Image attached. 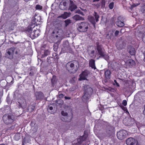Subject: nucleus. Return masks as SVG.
<instances>
[{
	"instance_id": "obj_57",
	"label": "nucleus",
	"mask_w": 145,
	"mask_h": 145,
	"mask_svg": "<svg viewBox=\"0 0 145 145\" xmlns=\"http://www.w3.org/2000/svg\"><path fill=\"white\" fill-rule=\"evenodd\" d=\"M143 114L144 115H145V106H144V110L143 111Z\"/></svg>"
},
{
	"instance_id": "obj_21",
	"label": "nucleus",
	"mask_w": 145,
	"mask_h": 145,
	"mask_svg": "<svg viewBox=\"0 0 145 145\" xmlns=\"http://www.w3.org/2000/svg\"><path fill=\"white\" fill-rule=\"evenodd\" d=\"M17 24L15 21H12L11 22L10 26L8 28L9 31H11L14 30V27L16 26Z\"/></svg>"
},
{
	"instance_id": "obj_54",
	"label": "nucleus",
	"mask_w": 145,
	"mask_h": 145,
	"mask_svg": "<svg viewBox=\"0 0 145 145\" xmlns=\"http://www.w3.org/2000/svg\"><path fill=\"white\" fill-rule=\"evenodd\" d=\"M36 18H34L32 20V21L33 22H35L34 24H35L36 23Z\"/></svg>"
},
{
	"instance_id": "obj_6",
	"label": "nucleus",
	"mask_w": 145,
	"mask_h": 145,
	"mask_svg": "<svg viewBox=\"0 0 145 145\" xmlns=\"http://www.w3.org/2000/svg\"><path fill=\"white\" fill-rule=\"evenodd\" d=\"M127 135V132L124 130H121L117 133V136L118 138L122 140L125 138Z\"/></svg>"
},
{
	"instance_id": "obj_53",
	"label": "nucleus",
	"mask_w": 145,
	"mask_h": 145,
	"mask_svg": "<svg viewBox=\"0 0 145 145\" xmlns=\"http://www.w3.org/2000/svg\"><path fill=\"white\" fill-rule=\"evenodd\" d=\"M65 99L67 100V99H71V97H68L67 96H65Z\"/></svg>"
},
{
	"instance_id": "obj_24",
	"label": "nucleus",
	"mask_w": 145,
	"mask_h": 145,
	"mask_svg": "<svg viewBox=\"0 0 145 145\" xmlns=\"http://www.w3.org/2000/svg\"><path fill=\"white\" fill-rule=\"evenodd\" d=\"M72 18L74 20L77 21L78 20H84V18L78 15H75Z\"/></svg>"
},
{
	"instance_id": "obj_58",
	"label": "nucleus",
	"mask_w": 145,
	"mask_h": 145,
	"mask_svg": "<svg viewBox=\"0 0 145 145\" xmlns=\"http://www.w3.org/2000/svg\"><path fill=\"white\" fill-rule=\"evenodd\" d=\"M53 108L52 106H50L49 107V109L50 110H53Z\"/></svg>"
},
{
	"instance_id": "obj_56",
	"label": "nucleus",
	"mask_w": 145,
	"mask_h": 145,
	"mask_svg": "<svg viewBox=\"0 0 145 145\" xmlns=\"http://www.w3.org/2000/svg\"><path fill=\"white\" fill-rule=\"evenodd\" d=\"M29 75L31 76H32L33 75V72H30L29 73Z\"/></svg>"
},
{
	"instance_id": "obj_19",
	"label": "nucleus",
	"mask_w": 145,
	"mask_h": 145,
	"mask_svg": "<svg viewBox=\"0 0 145 145\" xmlns=\"http://www.w3.org/2000/svg\"><path fill=\"white\" fill-rule=\"evenodd\" d=\"M130 122H131V123H130V124L129 125V126H133V124H134L135 123L137 127L138 128H139L141 126L140 123L138 121H135L134 118L131 119V120L130 121Z\"/></svg>"
},
{
	"instance_id": "obj_27",
	"label": "nucleus",
	"mask_w": 145,
	"mask_h": 145,
	"mask_svg": "<svg viewBox=\"0 0 145 145\" xmlns=\"http://www.w3.org/2000/svg\"><path fill=\"white\" fill-rule=\"evenodd\" d=\"M130 54L132 55H135L136 51L135 48L133 47H131L128 50Z\"/></svg>"
},
{
	"instance_id": "obj_11",
	"label": "nucleus",
	"mask_w": 145,
	"mask_h": 145,
	"mask_svg": "<svg viewBox=\"0 0 145 145\" xmlns=\"http://www.w3.org/2000/svg\"><path fill=\"white\" fill-rule=\"evenodd\" d=\"M125 64L127 67L131 68L135 65V62L133 59H129L126 61Z\"/></svg>"
},
{
	"instance_id": "obj_39",
	"label": "nucleus",
	"mask_w": 145,
	"mask_h": 145,
	"mask_svg": "<svg viewBox=\"0 0 145 145\" xmlns=\"http://www.w3.org/2000/svg\"><path fill=\"white\" fill-rule=\"evenodd\" d=\"M59 7L60 9L61 10H64L66 9V8H65V7H64L63 5H62L61 3H60L59 6Z\"/></svg>"
},
{
	"instance_id": "obj_25",
	"label": "nucleus",
	"mask_w": 145,
	"mask_h": 145,
	"mask_svg": "<svg viewBox=\"0 0 145 145\" xmlns=\"http://www.w3.org/2000/svg\"><path fill=\"white\" fill-rule=\"evenodd\" d=\"M40 35V34L37 32L36 30H34L33 32H32L31 34L30 35H32V37L33 39L38 37Z\"/></svg>"
},
{
	"instance_id": "obj_17",
	"label": "nucleus",
	"mask_w": 145,
	"mask_h": 145,
	"mask_svg": "<svg viewBox=\"0 0 145 145\" xmlns=\"http://www.w3.org/2000/svg\"><path fill=\"white\" fill-rule=\"evenodd\" d=\"M88 137V135L84 133L83 136H80L79 138L77 139V140L78 142H79L80 143H81L83 141L86 140Z\"/></svg>"
},
{
	"instance_id": "obj_8",
	"label": "nucleus",
	"mask_w": 145,
	"mask_h": 145,
	"mask_svg": "<svg viewBox=\"0 0 145 145\" xmlns=\"http://www.w3.org/2000/svg\"><path fill=\"white\" fill-rule=\"evenodd\" d=\"M62 115L63 116L60 117L61 120L64 122H69L71 121V119H68L67 116L68 114L66 112H65L64 111H62L61 112Z\"/></svg>"
},
{
	"instance_id": "obj_30",
	"label": "nucleus",
	"mask_w": 145,
	"mask_h": 145,
	"mask_svg": "<svg viewBox=\"0 0 145 145\" xmlns=\"http://www.w3.org/2000/svg\"><path fill=\"white\" fill-rule=\"evenodd\" d=\"M51 82L53 85L56 82V76L55 75H53L52 76V78L51 80Z\"/></svg>"
},
{
	"instance_id": "obj_20",
	"label": "nucleus",
	"mask_w": 145,
	"mask_h": 145,
	"mask_svg": "<svg viewBox=\"0 0 145 145\" xmlns=\"http://www.w3.org/2000/svg\"><path fill=\"white\" fill-rule=\"evenodd\" d=\"M71 14V13L70 12H65L63 14H61L60 16H59L58 18H61L64 19H65L69 17Z\"/></svg>"
},
{
	"instance_id": "obj_48",
	"label": "nucleus",
	"mask_w": 145,
	"mask_h": 145,
	"mask_svg": "<svg viewBox=\"0 0 145 145\" xmlns=\"http://www.w3.org/2000/svg\"><path fill=\"white\" fill-rule=\"evenodd\" d=\"M62 4V5H63L64 7L66 8L67 6V2L66 1H64L62 2H61Z\"/></svg>"
},
{
	"instance_id": "obj_12",
	"label": "nucleus",
	"mask_w": 145,
	"mask_h": 145,
	"mask_svg": "<svg viewBox=\"0 0 145 145\" xmlns=\"http://www.w3.org/2000/svg\"><path fill=\"white\" fill-rule=\"evenodd\" d=\"M36 100H40L43 99L44 95L43 93L41 91H37L35 93Z\"/></svg>"
},
{
	"instance_id": "obj_45",
	"label": "nucleus",
	"mask_w": 145,
	"mask_h": 145,
	"mask_svg": "<svg viewBox=\"0 0 145 145\" xmlns=\"http://www.w3.org/2000/svg\"><path fill=\"white\" fill-rule=\"evenodd\" d=\"M49 53V52L48 50L45 51L44 52V55L45 56H47Z\"/></svg>"
},
{
	"instance_id": "obj_16",
	"label": "nucleus",
	"mask_w": 145,
	"mask_h": 145,
	"mask_svg": "<svg viewBox=\"0 0 145 145\" xmlns=\"http://www.w3.org/2000/svg\"><path fill=\"white\" fill-rule=\"evenodd\" d=\"M84 95L82 96V99L83 101H87L89 99L90 95L89 93L86 91L84 92Z\"/></svg>"
},
{
	"instance_id": "obj_33",
	"label": "nucleus",
	"mask_w": 145,
	"mask_h": 145,
	"mask_svg": "<svg viewBox=\"0 0 145 145\" xmlns=\"http://www.w3.org/2000/svg\"><path fill=\"white\" fill-rule=\"evenodd\" d=\"M140 11L142 13L145 14V5H144L141 6L140 8Z\"/></svg>"
},
{
	"instance_id": "obj_14",
	"label": "nucleus",
	"mask_w": 145,
	"mask_h": 145,
	"mask_svg": "<svg viewBox=\"0 0 145 145\" xmlns=\"http://www.w3.org/2000/svg\"><path fill=\"white\" fill-rule=\"evenodd\" d=\"M74 67V64L70 62L68 63L66 65V68L68 71H70L72 70Z\"/></svg>"
},
{
	"instance_id": "obj_4",
	"label": "nucleus",
	"mask_w": 145,
	"mask_h": 145,
	"mask_svg": "<svg viewBox=\"0 0 145 145\" xmlns=\"http://www.w3.org/2000/svg\"><path fill=\"white\" fill-rule=\"evenodd\" d=\"M78 30L81 32H85L88 29V24L86 22H81L78 24Z\"/></svg>"
},
{
	"instance_id": "obj_36",
	"label": "nucleus",
	"mask_w": 145,
	"mask_h": 145,
	"mask_svg": "<svg viewBox=\"0 0 145 145\" xmlns=\"http://www.w3.org/2000/svg\"><path fill=\"white\" fill-rule=\"evenodd\" d=\"M108 7L110 9H112L114 7V3L112 2L108 5Z\"/></svg>"
},
{
	"instance_id": "obj_55",
	"label": "nucleus",
	"mask_w": 145,
	"mask_h": 145,
	"mask_svg": "<svg viewBox=\"0 0 145 145\" xmlns=\"http://www.w3.org/2000/svg\"><path fill=\"white\" fill-rule=\"evenodd\" d=\"M117 48L119 50H121L122 48V47H123V46H122L121 47H118V46H117Z\"/></svg>"
},
{
	"instance_id": "obj_29",
	"label": "nucleus",
	"mask_w": 145,
	"mask_h": 145,
	"mask_svg": "<svg viewBox=\"0 0 145 145\" xmlns=\"http://www.w3.org/2000/svg\"><path fill=\"white\" fill-rule=\"evenodd\" d=\"M116 25L118 26L121 27L123 26L125 24L123 22L121 21H118L116 22Z\"/></svg>"
},
{
	"instance_id": "obj_35",
	"label": "nucleus",
	"mask_w": 145,
	"mask_h": 145,
	"mask_svg": "<svg viewBox=\"0 0 145 145\" xmlns=\"http://www.w3.org/2000/svg\"><path fill=\"white\" fill-rule=\"evenodd\" d=\"M75 13H77L78 14H80L82 16H84V15L83 12H82L80 10L78 9L76 10L75 11Z\"/></svg>"
},
{
	"instance_id": "obj_41",
	"label": "nucleus",
	"mask_w": 145,
	"mask_h": 145,
	"mask_svg": "<svg viewBox=\"0 0 145 145\" xmlns=\"http://www.w3.org/2000/svg\"><path fill=\"white\" fill-rule=\"evenodd\" d=\"M54 50L55 52H57V50L58 48V46L57 45L54 44L53 46Z\"/></svg>"
},
{
	"instance_id": "obj_1",
	"label": "nucleus",
	"mask_w": 145,
	"mask_h": 145,
	"mask_svg": "<svg viewBox=\"0 0 145 145\" xmlns=\"http://www.w3.org/2000/svg\"><path fill=\"white\" fill-rule=\"evenodd\" d=\"M96 44L97 50L99 55L100 56L99 57H103L106 59V58H107V56L106 55L105 49L102 47V45L99 42H97Z\"/></svg>"
},
{
	"instance_id": "obj_59",
	"label": "nucleus",
	"mask_w": 145,
	"mask_h": 145,
	"mask_svg": "<svg viewBox=\"0 0 145 145\" xmlns=\"http://www.w3.org/2000/svg\"><path fill=\"white\" fill-rule=\"evenodd\" d=\"M126 113L127 114H129V113L128 111L127 110L126 111Z\"/></svg>"
},
{
	"instance_id": "obj_13",
	"label": "nucleus",
	"mask_w": 145,
	"mask_h": 145,
	"mask_svg": "<svg viewBox=\"0 0 145 145\" xmlns=\"http://www.w3.org/2000/svg\"><path fill=\"white\" fill-rule=\"evenodd\" d=\"M126 144L127 145H134L135 144V139L132 137H130L126 140Z\"/></svg>"
},
{
	"instance_id": "obj_7",
	"label": "nucleus",
	"mask_w": 145,
	"mask_h": 145,
	"mask_svg": "<svg viewBox=\"0 0 145 145\" xmlns=\"http://www.w3.org/2000/svg\"><path fill=\"white\" fill-rule=\"evenodd\" d=\"M62 34V30L55 29L52 32V35L54 38L58 39L61 37Z\"/></svg>"
},
{
	"instance_id": "obj_37",
	"label": "nucleus",
	"mask_w": 145,
	"mask_h": 145,
	"mask_svg": "<svg viewBox=\"0 0 145 145\" xmlns=\"http://www.w3.org/2000/svg\"><path fill=\"white\" fill-rule=\"evenodd\" d=\"M35 8L37 10H41L42 9V7L39 5H37L35 7Z\"/></svg>"
},
{
	"instance_id": "obj_3",
	"label": "nucleus",
	"mask_w": 145,
	"mask_h": 145,
	"mask_svg": "<svg viewBox=\"0 0 145 145\" xmlns=\"http://www.w3.org/2000/svg\"><path fill=\"white\" fill-rule=\"evenodd\" d=\"M11 114H5L3 116L4 122L6 124H9L13 123L14 120Z\"/></svg>"
},
{
	"instance_id": "obj_62",
	"label": "nucleus",
	"mask_w": 145,
	"mask_h": 145,
	"mask_svg": "<svg viewBox=\"0 0 145 145\" xmlns=\"http://www.w3.org/2000/svg\"><path fill=\"white\" fill-rule=\"evenodd\" d=\"M0 145H5V144H0Z\"/></svg>"
},
{
	"instance_id": "obj_28",
	"label": "nucleus",
	"mask_w": 145,
	"mask_h": 145,
	"mask_svg": "<svg viewBox=\"0 0 145 145\" xmlns=\"http://www.w3.org/2000/svg\"><path fill=\"white\" fill-rule=\"evenodd\" d=\"M113 31H109L107 36H108V37L110 39H113L114 38V36L113 34Z\"/></svg>"
},
{
	"instance_id": "obj_18",
	"label": "nucleus",
	"mask_w": 145,
	"mask_h": 145,
	"mask_svg": "<svg viewBox=\"0 0 145 145\" xmlns=\"http://www.w3.org/2000/svg\"><path fill=\"white\" fill-rule=\"evenodd\" d=\"M89 65L92 69L95 70L96 69V68L95 66V60L93 59H91L89 61Z\"/></svg>"
},
{
	"instance_id": "obj_15",
	"label": "nucleus",
	"mask_w": 145,
	"mask_h": 145,
	"mask_svg": "<svg viewBox=\"0 0 145 145\" xmlns=\"http://www.w3.org/2000/svg\"><path fill=\"white\" fill-rule=\"evenodd\" d=\"M77 8V6L74 3L73 1H70V3L69 8V10L72 12Z\"/></svg>"
},
{
	"instance_id": "obj_51",
	"label": "nucleus",
	"mask_w": 145,
	"mask_h": 145,
	"mask_svg": "<svg viewBox=\"0 0 145 145\" xmlns=\"http://www.w3.org/2000/svg\"><path fill=\"white\" fill-rule=\"evenodd\" d=\"M64 95L63 94L61 93L59 95V97L60 98H62L63 97Z\"/></svg>"
},
{
	"instance_id": "obj_10",
	"label": "nucleus",
	"mask_w": 145,
	"mask_h": 145,
	"mask_svg": "<svg viewBox=\"0 0 145 145\" xmlns=\"http://www.w3.org/2000/svg\"><path fill=\"white\" fill-rule=\"evenodd\" d=\"M88 76V71L85 70L80 75V78L78 79L79 80H86V78Z\"/></svg>"
},
{
	"instance_id": "obj_64",
	"label": "nucleus",
	"mask_w": 145,
	"mask_h": 145,
	"mask_svg": "<svg viewBox=\"0 0 145 145\" xmlns=\"http://www.w3.org/2000/svg\"><path fill=\"white\" fill-rule=\"evenodd\" d=\"M22 145H24V143L23 142L22 143Z\"/></svg>"
},
{
	"instance_id": "obj_40",
	"label": "nucleus",
	"mask_w": 145,
	"mask_h": 145,
	"mask_svg": "<svg viewBox=\"0 0 145 145\" xmlns=\"http://www.w3.org/2000/svg\"><path fill=\"white\" fill-rule=\"evenodd\" d=\"M114 83L113 84L114 86H116L117 87H120V86L118 83L117 82V81L116 80H114Z\"/></svg>"
},
{
	"instance_id": "obj_44",
	"label": "nucleus",
	"mask_w": 145,
	"mask_h": 145,
	"mask_svg": "<svg viewBox=\"0 0 145 145\" xmlns=\"http://www.w3.org/2000/svg\"><path fill=\"white\" fill-rule=\"evenodd\" d=\"M95 52L94 50H92L91 51V54L92 55L91 57H95Z\"/></svg>"
},
{
	"instance_id": "obj_2",
	"label": "nucleus",
	"mask_w": 145,
	"mask_h": 145,
	"mask_svg": "<svg viewBox=\"0 0 145 145\" xmlns=\"http://www.w3.org/2000/svg\"><path fill=\"white\" fill-rule=\"evenodd\" d=\"M93 16L95 17V18L93 16H90L88 17V19L89 21L93 25L94 27L95 28L96 22H98L99 21V14L95 11L94 12Z\"/></svg>"
},
{
	"instance_id": "obj_42",
	"label": "nucleus",
	"mask_w": 145,
	"mask_h": 145,
	"mask_svg": "<svg viewBox=\"0 0 145 145\" xmlns=\"http://www.w3.org/2000/svg\"><path fill=\"white\" fill-rule=\"evenodd\" d=\"M140 4V3H137L136 4H133L131 6V7L132 8H133L134 7H136L139 5Z\"/></svg>"
},
{
	"instance_id": "obj_5",
	"label": "nucleus",
	"mask_w": 145,
	"mask_h": 145,
	"mask_svg": "<svg viewBox=\"0 0 145 145\" xmlns=\"http://www.w3.org/2000/svg\"><path fill=\"white\" fill-rule=\"evenodd\" d=\"M115 133V127L111 125H108L106 129L105 135L106 136L110 137L114 135Z\"/></svg>"
},
{
	"instance_id": "obj_23",
	"label": "nucleus",
	"mask_w": 145,
	"mask_h": 145,
	"mask_svg": "<svg viewBox=\"0 0 145 145\" xmlns=\"http://www.w3.org/2000/svg\"><path fill=\"white\" fill-rule=\"evenodd\" d=\"M111 72L110 70L107 69L105 72V74L106 78L109 79L111 77Z\"/></svg>"
},
{
	"instance_id": "obj_34",
	"label": "nucleus",
	"mask_w": 145,
	"mask_h": 145,
	"mask_svg": "<svg viewBox=\"0 0 145 145\" xmlns=\"http://www.w3.org/2000/svg\"><path fill=\"white\" fill-rule=\"evenodd\" d=\"M14 138L15 140H19L20 138V135L18 134H16L14 136Z\"/></svg>"
},
{
	"instance_id": "obj_38",
	"label": "nucleus",
	"mask_w": 145,
	"mask_h": 145,
	"mask_svg": "<svg viewBox=\"0 0 145 145\" xmlns=\"http://www.w3.org/2000/svg\"><path fill=\"white\" fill-rule=\"evenodd\" d=\"M101 7L104 8L105 7V0H103L101 2Z\"/></svg>"
},
{
	"instance_id": "obj_26",
	"label": "nucleus",
	"mask_w": 145,
	"mask_h": 145,
	"mask_svg": "<svg viewBox=\"0 0 145 145\" xmlns=\"http://www.w3.org/2000/svg\"><path fill=\"white\" fill-rule=\"evenodd\" d=\"M33 26L32 25H29L27 28H26L25 30V31L28 33H30L31 34L32 32V26ZM35 27V25L33 27V28L34 27Z\"/></svg>"
},
{
	"instance_id": "obj_22",
	"label": "nucleus",
	"mask_w": 145,
	"mask_h": 145,
	"mask_svg": "<svg viewBox=\"0 0 145 145\" xmlns=\"http://www.w3.org/2000/svg\"><path fill=\"white\" fill-rule=\"evenodd\" d=\"M69 45L67 46H63V47L62 48L61 50L60 53V54H61L63 53H66L67 52L69 49Z\"/></svg>"
},
{
	"instance_id": "obj_46",
	"label": "nucleus",
	"mask_w": 145,
	"mask_h": 145,
	"mask_svg": "<svg viewBox=\"0 0 145 145\" xmlns=\"http://www.w3.org/2000/svg\"><path fill=\"white\" fill-rule=\"evenodd\" d=\"M122 104L124 106H126L127 105V101L126 100H124L122 101Z\"/></svg>"
},
{
	"instance_id": "obj_9",
	"label": "nucleus",
	"mask_w": 145,
	"mask_h": 145,
	"mask_svg": "<svg viewBox=\"0 0 145 145\" xmlns=\"http://www.w3.org/2000/svg\"><path fill=\"white\" fill-rule=\"evenodd\" d=\"M15 49L11 48L7 50L6 56L8 58L11 59L13 58V55Z\"/></svg>"
},
{
	"instance_id": "obj_43",
	"label": "nucleus",
	"mask_w": 145,
	"mask_h": 145,
	"mask_svg": "<svg viewBox=\"0 0 145 145\" xmlns=\"http://www.w3.org/2000/svg\"><path fill=\"white\" fill-rule=\"evenodd\" d=\"M52 57H48L47 58V62L49 63H52L51 60H50L51 59H52Z\"/></svg>"
},
{
	"instance_id": "obj_32",
	"label": "nucleus",
	"mask_w": 145,
	"mask_h": 145,
	"mask_svg": "<svg viewBox=\"0 0 145 145\" xmlns=\"http://www.w3.org/2000/svg\"><path fill=\"white\" fill-rule=\"evenodd\" d=\"M64 22L65 23V27H67L69 24L71 22V20L69 19H67L65 20Z\"/></svg>"
},
{
	"instance_id": "obj_49",
	"label": "nucleus",
	"mask_w": 145,
	"mask_h": 145,
	"mask_svg": "<svg viewBox=\"0 0 145 145\" xmlns=\"http://www.w3.org/2000/svg\"><path fill=\"white\" fill-rule=\"evenodd\" d=\"M31 106H32V107H31V111H33L34 109V108H35V107L34 106H29L28 107V110H29V109H30V107H31Z\"/></svg>"
},
{
	"instance_id": "obj_47",
	"label": "nucleus",
	"mask_w": 145,
	"mask_h": 145,
	"mask_svg": "<svg viewBox=\"0 0 145 145\" xmlns=\"http://www.w3.org/2000/svg\"><path fill=\"white\" fill-rule=\"evenodd\" d=\"M119 32V31L116 30L115 33H114V35L115 36L117 37L118 35Z\"/></svg>"
},
{
	"instance_id": "obj_60",
	"label": "nucleus",
	"mask_w": 145,
	"mask_h": 145,
	"mask_svg": "<svg viewBox=\"0 0 145 145\" xmlns=\"http://www.w3.org/2000/svg\"><path fill=\"white\" fill-rule=\"evenodd\" d=\"M25 2H28L30 0H24Z\"/></svg>"
},
{
	"instance_id": "obj_61",
	"label": "nucleus",
	"mask_w": 145,
	"mask_h": 145,
	"mask_svg": "<svg viewBox=\"0 0 145 145\" xmlns=\"http://www.w3.org/2000/svg\"><path fill=\"white\" fill-rule=\"evenodd\" d=\"M143 61L145 62V56H144V58L143 59Z\"/></svg>"
},
{
	"instance_id": "obj_50",
	"label": "nucleus",
	"mask_w": 145,
	"mask_h": 145,
	"mask_svg": "<svg viewBox=\"0 0 145 145\" xmlns=\"http://www.w3.org/2000/svg\"><path fill=\"white\" fill-rule=\"evenodd\" d=\"M142 40L145 43V32L143 34Z\"/></svg>"
},
{
	"instance_id": "obj_31",
	"label": "nucleus",
	"mask_w": 145,
	"mask_h": 145,
	"mask_svg": "<svg viewBox=\"0 0 145 145\" xmlns=\"http://www.w3.org/2000/svg\"><path fill=\"white\" fill-rule=\"evenodd\" d=\"M52 56L55 60L57 61L59 59V57L57 54L56 53H54L53 54Z\"/></svg>"
},
{
	"instance_id": "obj_63",
	"label": "nucleus",
	"mask_w": 145,
	"mask_h": 145,
	"mask_svg": "<svg viewBox=\"0 0 145 145\" xmlns=\"http://www.w3.org/2000/svg\"><path fill=\"white\" fill-rule=\"evenodd\" d=\"M99 0H95V1H99Z\"/></svg>"
},
{
	"instance_id": "obj_52",
	"label": "nucleus",
	"mask_w": 145,
	"mask_h": 145,
	"mask_svg": "<svg viewBox=\"0 0 145 145\" xmlns=\"http://www.w3.org/2000/svg\"><path fill=\"white\" fill-rule=\"evenodd\" d=\"M15 126H16L15 125H12L10 127L9 129H13L15 128Z\"/></svg>"
}]
</instances>
